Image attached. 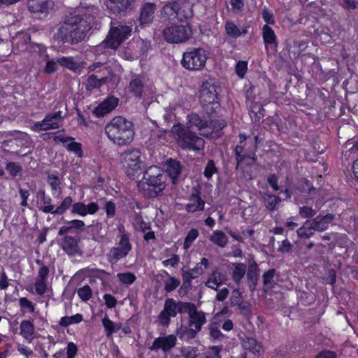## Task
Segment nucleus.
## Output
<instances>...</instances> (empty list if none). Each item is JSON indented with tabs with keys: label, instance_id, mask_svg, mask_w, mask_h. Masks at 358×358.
<instances>
[{
	"label": "nucleus",
	"instance_id": "nucleus-1",
	"mask_svg": "<svg viewBox=\"0 0 358 358\" xmlns=\"http://www.w3.org/2000/svg\"><path fill=\"white\" fill-rule=\"evenodd\" d=\"M99 13L94 6L66 15L57 24L54 38L62 44L76 45L86 40Z\"/></svg>",
	"mask_w": 358,
	"mask_h": 358
},
{
	"label": "nucleus",
	"instance_id": "nucleus-2",
	"mask_svg": "<svg viewBox=\"0 0 358 358\" xmlns=\"http://www.w3.org/2000/svg\"><path fill=\"white\" fill-rule=\"evenodd\" d=\"M107 137L117 146L129 145L134 138V124L126 118L117 116L105 127Z\"/></svg>",
	"mask_w": 358,
	"mask_h": 358
},
{
	"label": "nucleus",
	"instance_id": "nucleus-3",
	"mask_svg": "<svg viewBox=\"0 0 358 358\" xmlns=\"http://www.w3.org/2000/svg\"><path fill=\"white\" fill-rule=\"evenodd\" d=\"M171 132L182 150L193 151L203 150L204 140L185 125L180 123L175 124L171 127Z\"/></svg>",
	"mask_w": 358,
	"mask_h": 358
},
{
	"label": "nucleus",
	"instance_id": "nucleus-4",
	"mask_svg": "<svg viewBox=\"0 0 358 358\" xmlns=\"http://www.w3.org/2000/svg\"><path fill=\"white\" fill-rule=\"evenodd\" d=\"M110 24L106 38L99 45L100 49L116 50L131 35V26L119 22H111Z\"/></svg>",
	"mask_w": 358,
	"mask_h": 358
},
{
	"label": "nucleus",
	"instance_id": "nucleus-5",
	"mask_svg": "<svg viewBox=\"0 0 358 358\" xmlns=\"http://www.w3.org/2000/svg\"><path fill=\"white\" fill-rule=\"evenodd\" d=\"M165 176L163 174L151 175L145 172L143 178L137 185L138 189L145 196L155 197L165 188Z\"/></svg>",
	"mask_w": 358,
	"mask_h": 358
},
{
	"label": "nucleus",
	"instance_id": "nucleus-6",
	"mask_svg": "<svg viewBox=\"0 0 358 358\" xmlns=\"http://www.w3.org/2000/svg\"><path fill=\"white\" fill-rule=\"evenodd\" d=\"M208 57L201 48H189L182 55L181 65L189 71H200L206 65Z\"/></svg>",
	"mask_w": 358,
	"mask_h": 358
},
{
	"label": "nucleus",
	"instance_id": "nucleus-7",
	"mask_svg": "<svg viewBox=\"0 0 358 358\" xmlns=\"http://www.w3.org/2000/svg\"><path fill=\"white\" fill-rule=\"evenodd\" d=\"M189 302L176 301L172 298L166 299L164 309L160 312L158 316L159 324L167 327L171 322V317H175L177 313L185 314L182 308H187Z\"/></svg>",
	"mask_w": 358,
	"mask_h": 358
},
{
	"label": "nucleus",
	"instance_id": "nucleus-8",
	"mask_svg": "<svg viewBox=\"0 0 358 358\" xmlns=\"http://www.w3.org/2000/svg\"><path fill=\"white\" fill-rule=\"evenodd\" d=\"M162 35L168 43H181L190 38L192 29L188 25L172 24L164 29Z\"/></svg>",
	"mask_w": 358,
	"mask_h": 358
},
{
	"label": "nucleus",
	"instance_id": "nucleus-9",
	"mask_svg": "<svg viewBox=\"0 0 358 358\" xmlns=\"http://www.w3.org/2000/svg\"><path fill=\"white\" fill-rule=\"evenodd\" d=\"M122 163L126 169L129 177H133L141 171L143 162L141 159V152L138 149L131 148L125 150L121 155Z\"/></svg>",
	"mask_w": 358,
	"mask_h": 358
},
{
	"label": "nucleus",
	"instance_id": "nucleus-10",
	"mask_svg": "<svg viewBox=\"0 0 358 358\" xmlns=\"http://www.w3.org/2000/svg\"><path fill=\"white\" fill-rule=\"evenodd\" d=\"M63 122L64 116L62 111L48 113L43 120L36 122L31 127V129L35 132L57 129L62 125Z\"/></svg>",
	"mask_w": 358,
	"mask_h": 358
},
{
	"label": "nucleus",
	"instance_id": "nucleus-11",
	"mask_svg": "<svg viewBox=\"0 0 358 358\" xmlns=\"http://www.w3.org/2000/svg\"><path fill=\"white\" fill-rule=\"evenodd\" d=\"M182 311L188 315L187 324L189 327L193 328L197 333L207 322L206 313L202 310H199L193 303L189 302L187 308H182Z\"/></svg>",
	"mask_w": 358,
	"mask_h": 358
},
{
	"label": "nucleus",
	"instance_id": "nucleus-12",
	"mask_svg": "<svg viewBox=\"0 0 358 358\" xmlns=\"http://www.w3.org/2000/svg\"><path fill=\"white\" fill-rule=\"evenodd\" d=\"M199 101L203 107L217 103V92L213 80L203 82L200 87Z\"/></svg>",
	"mask_w": 358,
	"mask_h": 358
},
{
	"label": "nucleus",
	"instance_id": "nucleus-13",
	"mask_svg": "<svg viewBox=\"0 0 358 358\" xmlns=\"http://www.w3.org/2000/svg\"><path fill=\"white\" fill-rule=\"evenodd\" d=\"M176 344V336L174 334L164 335L155 338L149 349L155 352L161 350L166 354L173 349Z\"/></svg>",
	"mask_w": 358,
	"mask_h": 358
},
{
	"label": "nucleus",
	"instance_id": "nucleus-14",
	"mask_svg": "<svg viewBox=\"0 0 358 358\" xmlns=\"http://www.w3.org/2000/svg\"><path fill=\"white\" fill-rule=\"evenodd\" d=\"M80 238L78 236L65 235L60 241L61 248L70 257L82 255V250L79 245Z\"/></svg>",
	"mask_w": 358,
	"mask_h": 358
},
{
	"label": "nucleus",
	"instance_id": "nucleus-15",
	"mask_svg": "<svg viewBox=\"0 0 358 358\" xmlns=\"http://www.w3.org/2000/svg\"><path fill=\"white\" fill-rule=\"evenodd\" d=\"M157 5L154 2H145L141 6L139 16L137 18L141 25L147 26L152 23Z\"/></svg>",
	"mask_w": 358,
	"mask_h": 358
},
{
	"label": "nucleus",
	"instance_id": "nucleus-16",
	"mask_svg": "<svg viewBox=\"0 0 358 358\" xmlns=\"http://www.w3.org/2000/svg\"><path fill=\"white\" fill-rule=\"evenodd\" d=\"M52 138L55 143H62L67 149V150L73 152L77 157H82L83 156L82 144L80 143L74 141V138L59 134L53 135Z\"/></svg>",
	"mask_w": 358,
	"mask_h": 358
},
{
	"label": "nucleus",
	"instance_id": "nucleus-17",
	"mask_svg": "<svg viewBox=\"0 0 358 358\" xmlns=\"http://www.w3.org/2000/svg\"><path fill=\"white\" fill-rule=\"evenodd\" d=\"M147 80V76L144 74L132 75L128 86L129 92L136 98L141 99L143 96Z\"/></svg>",
	"mask_w": 358,
	"mask_h": 358
},
{
	"label": "nucleus",
	"instance_id": "nucleus-18",
	"mask_svg": "<svg viewBox=\"0 0 358 358\" xmlns=\"http://www.w3.org/2000/svg\"><path fill=\"white\" fill-rule=\"evenodd\" d=\"M205 201L201 197L200 191L194 187L185 205V210L189 213L202 211L204 209Z\"/></svg>",
	"mask_w": 358,
	"mask_h": 358
},
{
	"label": "nucleus",
	"instance_id": "nucleus-19",
	"mask_svg": "<svg viewBox=\"0 0 358 358\" xmlns=\"http://www.w3.org/2000/svg\"><path fill=\"white\" fill-rule=\"evenodd\" d=\"M119 103V99L114 96H110L101 102L93 110L96 117H103L105 115L114 110Z\"/></svg>",
	"mask_w": 358,
	"mask_h": 358
},
{
	"label": "nucleus",
	"instance_id": "nucleus-20",
	"mask_svg": "<svg viewBox=\"0 0 358 358\" xmlns=\"http://www.w3.org/2000/svg\"><path fill=\"white\" fill-rule=\"evenodd\" d=\"M53 3L50 0H28L27 7L29 12L47 15Z\"/></svg>",
	"mask_w": 358,
	"mask_h": 358
},
{
	"label": "nucleus",
	"instance_id": "nucleus-21",
	"mask_svg": "<svg viewBox=\"0 0 358 358\" xmlns=\"http://www.w3.org/2000/svg\"><path fill=\"white\" fill-rule=\"evenodd\" d=\"M36 197L37 199L38 209L44 213H53L54 205L52 203V199L46 194L43 189L37 191Z\"/></svg>",
	"mask_w": 358,
	"mask_h": 358
},
{
	"label": "nucleus",
	"instance_id": "nucleus-22",
	"mask_svg": "<svg viewBox=\"0 0 358 358\" xmlns=\"http://www.w3.org/2000/svg\"><path fill=\"white\" fill-rule=\"evenodd\" d=\"M136 0H108V8L115 14H122L135 7Z\"/></svg>",
	"mask_w": 358,
	"mask_h": 358
},
{
	"label": "nucleus",
	"instance_id": "nucleus-23",
	"mask_svg": "<svg viewBox=\"0 0 358 358\" xmlns=\"http://www.w3.org/2000/svg\"><path fill=\"white\" fill-rule=\"evenodd\" d=\"M99 210V206L95 202H91L85 204L83 202H76L72 205L71 213L77 214L80 216L85 217L87 215H93Z\"/></svg>",
	"mask_w": 358,
	"mask_h": 358
},
{
	"label": "nucleus",
	"instance_id": "nucleus-24",
	"mask_svg": "<svg viewBox=\"0 0 358 358\" xmlns=\"http://www.w3.org/2000/svg\"><path fill=\"white\" fill-rule=\"evenodd\" d=\"M334 220L335 215L328 213L324 216L318 215L310 220V221L316 231L322 232L329 228V225Z\"/></svg>",
	"mask_w": 358,
	"mask_h": 358
},
{
	"label": "nucleus",
	"instance_id": "nucleus-25",
	"mask_svg": "<svg viewBox=\"0 0 358 358\" xmlns=\"http://www.w3.org/2000/svg\"><path fill=\"white\" fill-rule=\"evenodd\" d=\"M227 280L226 275L218 270H214L209 274L207 280L205 282V285L213 290H217L220 285L224 282Z\"/></svg>",
	"mask_w": 358,
	"mask_h": 358
},
{
	"label": "nucleus",
	"instance_id": "nucleus-26",
	"mask_svg": "<svg viewBox=\"0 0 358 358\" xmlns=\"http://www.w3.org/2000/svg\"><path fill=\"white\" fill-rule=\"evenodd\" d=\"M57 62L63 67H65L73 72H78L83 69L82 63L79 62L73 57H60L57 59Z\"/></svg>",
	"mask_w": 358,
	"mask_h": 358
},
{
	"label": "nucleus",
	"instance_id": "nucleus-27",
	"mask_svg": "<svg viewBox=\"0 0 358 358\" xmlns=\"http://www.w3.org/2000/svg\"><path fill=\"white\" fill-rule=\"evenodd\" d=\"M20 335L28 342L31 343L34 338L35 327L30 320H22L20 326Z\"/></svg>",
	"mask_w": 358,
	"mask_h": 358
},
{
	"label": "nucleus",
	"instance_id": "nucleus-28",
	"mask_svg": "<svg viewBox=\"0 0 358 358\" xmlns=\"http://www.w3.org/2000/svg\"><path fill=\"white\" fill-rule=\"evenodd\" d=\"M242 347L253 354H259L262 350V345L253 337L245 336L241 341Z\"/></svg>",
	"mask_w": 358,
	"mask_h": 358
},
{
	"label": "nucleus",
	"instance_id": "nucleus-29",
	"mask_svg": "<svg viewBox=\"0 0 358 358\" xmlns=\"http://www.w3.org/2000/svg\"><path fill=\"white\" fill-rule=\"evenodd\" d=\"M182 0H171L163 7V13L170 19H175L178 15Z\"/></svg>",
	"mask_w": 358,
	"mask_h": 358
},
{
	"label": "nucleus",
	"instance_id": "nucleus-30",
	"mask_svg": "<svg viewBox=\"0 0 358 358\" xmlns=\"http://www.w3.org/2000/svg\"><path fill=\"white\" fill-rule=\"evenodd\" d=\"M262 196L266 209L270 211L278 209V206L281 202V199L279 196H275L268 192H264Z\"/></svg>",
	"mask_w": 358,
	"mask_h": 358
},
{
	"label": "nucleus",
	"instance_id": "nucleus-31",
	"mask_svg": "<svg viewBox=\"0 0 358 358\" xmlns=\"http://www.w3.org/2000/svg\"><path fill=\"white\" fill-rule=\"evenodd\" d=\"M197 332L191 327L187 325H181L176 330V338L178 337L180 340H189L194 339L197 336Z\"/></svg>",
	"mask_w": 358,
	"mask_h": 358
},
{
	"label": "nucleus",
	"instance_id": "nucleus-32",
	"mask_svg": "<svg viewBox=\"0 0 358 358\" xmlns=\"http://www.w3.org/2000/svg\"><path fill=\"white\" fill-rule=\"evenodd\" d=\"M129 252H126L122 248L117 246L113 247L110 249L106 255L108 262L111 264H116L120 259L126 257Z\"/></svg>",
	"mask_w": 358,
	"mask_h": 358
},
{
	"label": "nucleus",
	"instance_id": "nucleus-33",
	"mask_svg": "<svg viewBox=\"0 0 358 358\" xmlns=\"http://www.w3.org/2000/svg\"><path fill=\"white\" fill-rule=\"evenodd\" d=\"M101 323L104 328L106 336L108 338H110L113 334L118 331L122 327L121 323L113 322L107 315L101 320Z\"/></svg>",
	"mask_w": 358,
	"mask_h": 358
},
{
	"label": "nucleus",
	"instance_id": "nucleus-34",
	"mask_svg": "<svg viewBox=\"0 0 358 358\" xmlns=\"http://www.w3.org/2000/svg\"><path fill=\"white\" fill-rule=\"evenodd\" d=\"M262 38L265 45H277V38L273 29L268 24L262 27Z\"/></svg>",
	"mask_w": 358,
	"mask_h": 358
},
{
	"label": "nucleus",
	"instance_id": "nucleus-35",
	"mask_svg": "<svg viewBox=\"0 0 358 358\" xmlns=\"http://www.w3.org/2000/svg\"><path fill=\"white\" fill-rule=\"evenodd\" d=\"M181 172L180 163L173 159H169L166 162V173L173 179L178 178Z\"/></svg>",
	"mask_w": 358,
	"mask_h": 358
},
{
	"label": "nucleus",
	"instance_id": "nucleus-36",
	"mask_svg": "<svg viewBox=\"0 0 358 358\" xmlns=\"http://www.w3.org/2000/svg\"><path fill=\"white\" fill-rule=\"evenodd\" d=\"M209 240L217 246L224 248L228 243V237L220 230H215L213 232Z\"/></svg>",
	"mask_w": 358,
	"mask_h": 358
},
{
	"label": "nucleus",
	"instance_id": "nucleus-37",
	"mask_svg": "<svg viewBox=\"0 0 358 358\" xmlns=\"http://www.w3.org/2000/svg\"><path fill=\"white\" fill-rule=\"evenodd\" d=\"M233 266L234 268L231 273V278L237 285H239L242 278L245 275L246 266L243 263H235L233 264Z\"/></svg>",
	"mask_w": 358,
	"mask_h": 358
},
{
	"label": "nucleus",
	"instance_id": "nucleus-38",
	"mask_svg": "<svg viewBox=\"0 0 358 358\" xmlns=\"http://www.w3.org/2000/svg\"><path fill=\"white\" fill-rule=\"evenodd\" d=\"M108 78L106 77H103L101 78H99L96 75H91L87 78L85 83V88L87 91H91L94 89L99 88L103 84L106 83Z\"/></svg>",
	"mask_w": 358,
	"mask_h": 358
},
{
	"label": "nucleus",
	"instance_id": "nucleus-39",
	"mask_svg": "<svg viewBox=\"0 0 358 358\" xmlns=\"http://www.w3.org/2000/svg\"><path fill=\"white\" fill-rule=\"evenodd\" d=\"M187 122L185 127L191 129L194 127H196L199 131H201L206 127V122L203 121L200 117L196 113H192L187 116Z\"/></svg>",
	"mask_w": 358,
	"mask_h": 358
},
{
	"label": "nucleus",
	"instance_id": "nucleus-40",
	"mask_svg": "<svg viewBox=\"0 0 358 358\" xmlns=\"http://www.w3.org/2000/svg\"><path fill=\"white\" fill-rule=\"evenodd\" d=\"M203 273V268L199 264H197L193 268L186 269L185 266L181 268L182 277L187 278L190 280L195 279Z\"/></svg>",
	"mask_w": 358,
	"mask_h": 358
},
{
	"label": "nucleus",
	"instance_id": "nucleus-41",
	"mask_svg": "<svg viewBox=\"0 0 358 358\" xmlns=\"http://www.w3.org/2000/svg\"><path fill=\"white\" fill-rule=\"evenodd\" d=\"M315 228L310 220H306L302 227L296 231L297 235L300 238H309L315 234Z\"/></svg>",
	"mask_w": 358,
	"mask_h": 358
},
{
	"label": "nucleus",
	"instance_id": "nucleus-42",
	"mask_svg": "<svg viewBox=\"0 0 358 358\" xmlns=\"http://www.w3.org/2000/svg\"><path fill=\"white\" fill-rule=\"evenodd\" d=\"M226 34L231 38H238L247 33L246 29L241 31L233 22H227L224 25Z\"/></svg>",
	"mask_w": 358,
	"mask_h": 358
},
{
	"label": "nucleus",
	"instance_id": "nucleus-43",
	"mask_svg": "<svg viewBox=\"0 0 358 358\" xmlns=\"http://www.w3.org/2000/svg\"><path fill=\"white\" fill-rule=\"evenodd\" d=\"M209 333L210 338L214 341H220V342H226L227 340V337L224 335L215 323H211L208 326Z\"/></svg>",
	"mask_w": 358,
	"mask_h": 358
},
{
	"label": "nucleus",
	"instance_id": "nucleus-44",
	"mask_svg": "<svg viewBox=\"0 0 358 358\" xmlns=\"http://www.w3.org/2000/svg\"><path fill=\"white\" fill-rule=\"evenodd\" d=\"M83 320V315L80 313H77L75 315L69 317L64 316L60 319L59 324L61 327H66L72 324H78Z\"/></svg>",
	"mask_w": 358,
	"mask_h": 358
},
{
	"label": "nucleus",
	"instance_id": "nucleus-45",
	"mask_svg": "<svg viewBox=\"0 0 358 358\" xmlns=\"http://www.w3.org/2000/svg\"><path fill=\"white\" fill-rule=\"evenodd\" d=\"M73 199L70 196H66L61 204L57 207H54L53 213L54 215H62L73 205Z\"/></svg>",
	"mask_w": 358,
	"mask_h": 358
},
{
	"label": "nucleus",
	"instance_id": "nucleus-46",
	"mask_svg": "<svg viewBox=\"0 0 358 358\" xmlns=\"http://www.w3.org/2000/svg\"><path fill=\"white\" fill-rule=\"evenodd\" d=\"M47 182L50 186L52 193H61V182L59 177L54 174H48L47 176Z\"/></svg>",
	"mask_w": 358,
	"mask_h": 358
},
{
	"label": "nucleus",
	"instance_id": "nucleus-47",
	"mask_svg": "<svg viewBox=\"0 0 358 358\" xmlns=\"http://www.w3.org/2000/svg\"><path fill=\"white\" fill-rule=\"evenodd\" d=\"M6 170L12 177L20 176L22 171V166L17 162H8L6 164Z\"/></svg>",
	"mask_w": 358,
	"mask_h": 358
},
{
	"label": "nucleus",
	"instance_id": "nucleus-48",
	"mask_svg": "<svg viewBox=\"0 0 358 358\" xmlns=\"http://www.w3.org/2000/svg\"><path fill=\"white\" fill-rule=\"evenodd\" d=\"M180 354L184 358H199L200 356L198 348L194 346L182 347Z\"/></svg>",
	"mask_w": 358,
	"mask_h": 358
},
{
	"label": "nucleus",
	"instance_id": "nucleus-49",
	"mask_svg": "<svg viewBox=\"0 0 358 358\" xmlns=\"http://www.w3.org/2000/svg\"><path fill=\"white\" fill-rule=\"evenodd\" d=\"M165 273L166 275L169 276V278L167 280L164 281V290L166 292H171L180 285V281L179 279L169 275L167 272Z\"/></svg>",
	"mask_w": 358,
	"mask_h": 358
},
{
	"label": "nucleus",
	"instance_id": "nucleus-50",
	"mask_svg": "<svg viewBox=\"0 0 358 358\" xmlns=\"http://www.w3.org/2000/svg\"><path fill=\"white\" fill-rule=\"evenodd\" d=\"M34 287L36 293L38 296H42L46 293L48 290V281L36 278Z\"/></svg>",
	"mask_w": 358,
	"mask_h": 358
},
{
	"label": "nucleus",
	"instance_id": "nucleus-51",
	"mask_svg": "<svg viewBox=\"0 0 358 358\" xmlns=\"http://www.w3.org/2000/svg\"><path fill=\"white\" fill-rule=\"evenodd\" d=\"M120 240L117 247L123 249L127 252H130L132 249V245L130 242L129 234H123L122 236H119Z\"/></svg>",
	"mask_w": 358,
	"mask_h": 358
},
{
	"label": "nucleus",
	"instance_id": "nucleus-52",
	"mask_svg": "<svg viewBox=\"0 0 358 358\" xmlns=\"http://www.w3.org/2000/svg\"><path fill=\"white\" fill-rule=\"evenodd\" d=\"M117 278L122 283L127 285L133 284L136 279V275L131 272L120 273Z\"/></svg>",
	"mask_w": 358,
	"mask_h": 358
},
{
	"label": "nucleus",
	"instance_id": "nucleus-53",
	"mask_svg": "<svg viewBox=\"0 0 358 358\" xmlns=\"http://www.w3.org/2000/svg\"><path fill=\"white\" fill-rule=\"evenodd\" d=\"M77 294L83 301L90 300L92 296V289L89 285H85L78 289Z\"/></svg>",
	"mask_w": 358,
	"mask_h": 358
},
{
	"label": "nucleus",
	"instance_id": "nucleus-54",
	"mask_svg": "<svg viewBox=\"0 0 358 358\" xmlns=\"http://www.w3.org/2000/svg\"><path fill=\"white\" fill-rule=\"evenodd\" d=\"M36 263L40 266L36 278L48 281V278L50 273L49 268L45 266L43 262L40 259H36Z\"/></svg>",
	"mask_w": 358,
	"mask_h": 358
},
{
	"label": "nucleus",
	"instance_id": "nucleus-55",
	"mask_svg": "<svg viewBox=\"0 0 358 358\" xmlns=\"http://www.w3.org/2000/svg\"><path fill=\"white\" fill-rule=\"evenodd\" d=\"M199 231L196 229H191L184 241V248L187 249L190 247L192 243L196 240V238L199 236Z\"/></svg>",
	"mask_w": 358,
	"mask_h": 358
},
{
	"label": "nucleus",
	"instance_id": "nucleus-56",
	"mask_svg": "<svg viewBox=\"0 0 358 358\" xmlns=\"http://www.w3.org/2000/svg\"><path fill=\"white\" fill-rule=\"evenodd\" d=\"M247 282L249 289L251 292H254L256 289L257 281L259 279V273H247Z\"/></svg>",
	"mask_w": 358,
	"mask_h": 358
},
{
	"label": "nucleus",
	"instance_id": "nucleus-57",
	"mask_svg": "<svg viewBox=\"0 0 358 358\" xmlns=\"http://www.w3.org/2000/svg\"><path fill=\"white\" fill-rule=\"evenodd\" d=\"M243 301L242 294L239 289H235L232 291L229 302L231 306H235Z\"/></svg>",
	"mask_w": 358,
	"mask_h": 358
},
{
	"label": "nucleus",
	"instance_id": "nucleus-58",
	"mask_svg": "<svg viewBox=\"0 0 358 358\" xmlns=\"http://www.w3.org/2000/svg\"><path fill=\"white\" fill-rule=\"evenodd\" d=\"M217 169L213 160H209L204 169L203 175L207 179L211 178L212 176L217 172Z\"/></svg>",
	"mask_w": 358,
	"mask_h": 358
},
{
	"label": "nucleus",
	"instance_id": "nucleus-59",
	"mask_svg": "<svg viewBox=\"0 0 358 358\" xmlns=\"http://www.w3.org/2000/svg\"><path fill=\"white\" fill-rule=\"evenodd\" d=\"M317 213L315 209L309 206H302L299 208V215L302 218H310L314 217Z\"/></svg>",
	"mask_w": 358,
	"mask_h": 358
},
{
	"label": "nucleus",
	"instance_id": "nucleus-60",
	"mask_svg": "<svg viewBox=\"0 0 358 358\" xmlns=\"http://www.w3.org/2000/svg\"><path fill=\"white\" fill-rule=\"evenodd\" d=\"M182 284L178 289V293L181 296L187 294V293L192 289V280L185 277H182Z\"/></svg>",
	"mask_w": 358,
	"mask_h": 358
},
{
	"label": "nucleus",
	"instance_id": "nucleus-61",
	"mask_svg": "<svg viewBox=\"0 0 358 358\" xmlns=\"http://www.w3.org/2000/svg\"><path fill=\"white\" fill-rule=\"evenodd\" d=\"M167 131V129H157L153 131L151 134V138L154 141H159L162 143L166 142V134Z\"/></svg>",
	"mask_w": 358,
	"mask_h": 358
},
{
	"label": "nucleus",
	"instance_id": "nucleus-62",
	"mask_svg": "<svg viewBox=\"0 0 358 358\" xmlns=\"http://www.w3.org/2000/svg\"><path fill=\"white\" fill-rule=\"evenodd\" d=\"M19 304L22 309H27L30 313H34L35 310L34 304L26 297L20 298Z\"/></svg>",
	"mask_w": 358,
	"mask_h": 358
},
{
	"label": "nucleus",
	"instance_id": "nucleus-63",
	"mask_svg": "<svg viewBox=\"0 0 358 358\" xmlns=\"http://www.w3.org/2000/svg\"><path fill=\"white\" fill-rule=\"evenodd\" d=\"M275 274V269H270L262 275L264 286L265 287H268L270 285L273 280V278Z\"/></svg>",
	"mask_w": 358,
	"mask_h": 358
},
{
	"label": "nucleus",
	"instance_id": "nucleus-64",
	"mask_svg": "<svg viewBox=\"0 0 358 358\" xmlns=\"http://www.w3.org/2000/svg\"><path fill=\"white\" fill-rule=\"evenodd\" d=\"M222 347L212 346L206 353V358H221L220 352Z\"/></svg>",
	"mask_w": 358,
	"mask_h": 358
}]
</instances>
